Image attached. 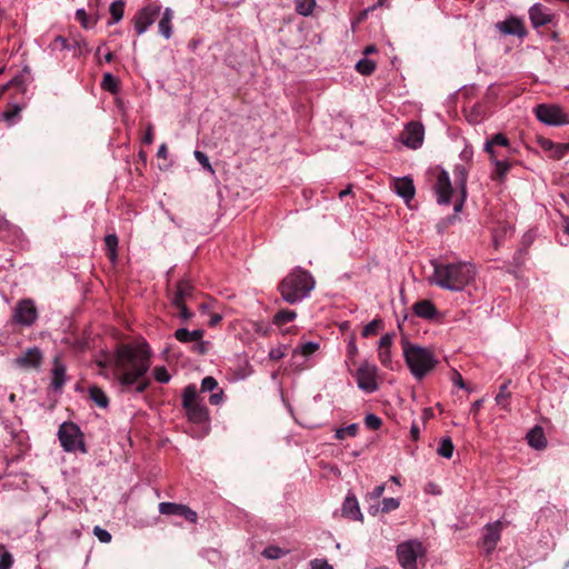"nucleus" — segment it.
Listing matches in <instances>:
<instances>
[{
    "label": "nucleus",
    "instance_id": "f257e3e1",
    "mask_svg": "<svg viewBox=\"0 0 569 569\" xmlns=\"http://www.w3.org/2000/svg\"><path fill=\"white\" fill-rule=\"evenodd\" d=\"M113 376L126 389L138 393L144 392L150 386L146 373L150 368V351L146 345H122L116 350L113 360Z\"/></svg>",
    "mask_w": 569,
    "mask_h": 569
},
{
    "label": "nucleus",
    "instance_id": "f03ea898",
    "mask_svg": "<svg viewBox=\"0 0 569 569\" xmlns=\"http://www.w3.org/2000/svg\"><path fill=\"white\" fill-rule=\"evenodd\" d=\"M476 274L470 262L435 263L431 282L441 289L460 292L475 281Z\"/></svg>",
    "mask_w": 569,
    "mask_h": 569
},
{
    "label": "nucleus",
    "instance_id": "7ed1b4c3",
    "mask_svg": "<svg viewBox=\"0 0 569 569\" xmlns=\"http://www.w3.org/2000/svg\"><path fill=\"white\" fill-rule=\"evenodd\" d=\"M316 281L310 272L300 267L295 268L279 284L282 299L295 305L310 296Z\"/></svg>",
    "mask_w": 569,
    "mask_h": 569
},
{
    "label": "nucleus",
    "instance_id": "20e7f679",
    "mask_svg": "<svg viewBox=\"0 0 569 569\" xmlns=\"http://www.w3.org/2000/svg\"><path fill=\"white\" fill-rule=\"evenodd\" d=\"M402 351L405 361L417 380H422L438 363L436 356L429 348L403 341Z\"/></svg>",
    "mask_w": 569,
    "mask_h": 569
},
{
    "label": "nucleus",
    "instance_id": "39448f33",
    "mask_svg": "<svg viewBox=\"0 0 569 569\" xmlns=\"http://www.w3.org/2000/svg\"><path fill=\"white\" fill-rule=\"evenodd\" d=\"M181 405L188 420L204 427L207 431L210 420L209 410L203 403V399L200 397L196 385H188L183 389Z\"/></svg>",
    "mask_w": 569,
    "mask_h": 569
},
{
    "label": "nucleus",
    "instance_id": "423d86ee",
    "mask_svg": "<svg viewBox=\"0 0 569 569\" xmlns=\"http://www.w3.org/2000/svg\"><path fill=\"white\" fill-rule=\"evenodd\" d=\"M58 438L61 447L67 452H73L80 450L86 452V446L83 442V435L73 422H63L60 425L58 430Z\"/></svg>",
    "mask_w": 569,
    "mask_h": 569
},
{
    "label": "nucleus",
    "instance_id": "0eeeda50",
    "mask_svg": "<svg viewBox=\"0 0 569 569\" xmlns=\"http://www.w3.org/2000/svg\"><path fill=\"white\" fill-rule=\"evenodd\" d=\"M425 553L419 540H408L397 547V557L403 569H418V559H422Z\"/></svg>",
    "mask_w": 569,
    "mask_h": 569
},
{
    "label": "nucleus",
    "instance_id": "6e6552de",
    "mask_svg": "<svg viewBox=\"0 0 569 569\" xmlns=\"http://www.w3.org/2000/svg\"><path fill=\"white\" fill-rule=\"evenodd\" d=\"M378 368L376 365L363 361L355 373L357 386L366 393H373L378 390L377 382Z\"/></svg>",
    "mask_w": 569,
    "mask_h": 569
},
{
    "label": "nucleus",
    "instance_id": "1a4fd4ad",
    "mask_svg": "<svg viewBox=\"0 0 569 569\" xmlns=\"http://www.w3.org/2000/svg\"><path fill=\"white\" fill-rule=\"evenodd\" d=\"M38 317V309L32 299L18 301L12 313L13 322L22 327H31L37 321Z\"/></svg>",
    "mask_w": 569,
    "mask_h": 569
},
{
    "label": "nucleus",
    "instance_id": "9d476101",
    "mask_svg": "<svg viewBox=\"0 0 569 569\" xmlns=\"http://www.w3.org/2000/svg\"><path fill=\"white\" fill-rule=\"evenodd\" d=\"M537 119L548 126L569 123L568 117L559 106L539 104L535 109Z\"/></svg>",
    "mask_w": 569,
    "mask_h": 569
},
{
    "label": "nucleus",
    "instance_id": "9b49d317",
    "mask_svg": "<svg viewBox=\"0 0 569 569\" xmlns=\"http://www.w3.org/2000/svg\"><path fill=\"white\" fill-rule=\"evenodd\" d=\"M160 12H161V7L156 6V4H148V6L143 7L142 9H140L136 13L134 19H133V26H134L136 32L139 36L143 34L149 29V27H151L154 23L156 19L160 14Z\"/></svg>",
    "mask_w": 569,
    "mask_h": 569
},
{
    "label": "nucleus",
    "instance_id": "f8f14e48",
    "mask_svg": "<svg viewBox=\"0 0 569 569\" xmlns=\"http://www.w3.org/2000/svg\"><path fill=\"white\" fill-rule=\"evenodd\" d=\"M425 138V128L420 122H409L406 124L402 133L401 141L410 149H418L422 146Z\"/></svg>",
    "mask_w": 569,
    "mask_h": 569
},
{
    "label": "nucleus",
    "instance_id": "ddd939ff",
    "mask_svg": "<svg viewBox=\"0 0 569 569\" xmlns=\"http://www.w3.org/2000/svg\"><path fill=\"white\" fill-rule=\"evenodd\" d=\"M509 525L508 521L503 522L502 520H497L490 523H487L482 529V545L486 548L487 553H491L497 543L501 538V531L503 526Z\"/></svg>",
    "mask_w": 569,
    "mask_h": 569
},
{
    "label": "nucleus",
    "instance_id": "4468645a",
    "mask_svg": "<svg viewBox=\"0 0 569 569\" xmlns=\"http://www.w3.org/2000/svg\"><path fill=\"white\" fill-rule=\"evenodd\" d=\"M439 204H449L451 201L452 186L448 171L440 170L433 186Z\"/></svg>",
    "mask_w": 569,
    "mask_h": 569
},
{
    "label": "nucleus",
    "instance_id": "2eb2a0df",
    "mask_svg": "<svg viewBox=\"0 0 569 569\" xmlns=\"http://www.w3.org/2000/svg\"><path fill=\"white\" fill-rule=\"evenodd\" d=\"M159 512L166 516H179L183 517L188 521L196 523L198 516L197 512L190 509L186 505L174 502H161L159 503Z\"/></svg>",
    "mask_w": 569,
    "mask_h": 569
},
{
    "label": "nucleus",
    "instance_id": "dca6fc26",
    "mask_svg": "<svg viewBox=\"0 0 569 569\" xmlns=\"http://www.w3.org/2000/svg\"><path fill=\"white\" fill-rule=\"evenodd\" d=\"M498 31L505 36H517L523 38L527 34L526 28L521 19L510 17L496 24Z\"/></svg>",
    "mask_w": 569,
    "mask_h": 569
},
{
    "label": "nucleus",
    "instance_id": "f3484780",
    "mask_svg": "<svg viewBox=\"0 0 569 569\" xmlns=\"http://www.w3.org/2000/svg\"><path fill=\"white\" fill-rule=\"evenodd\" d=\"M42 352L38 347L29 348L22 356L14 359L17 367L24 369H37L42 361Z\"/></svg>",
    "mask_w": 569,
    "mask_h": 569
},
{
    "label": "nucleus",
    "instance_id": "a211bd4d",
    "mask_svg": "<svg viewBox=\"0 0 569 569\" xmlns=\"http://www.w3.org/2000/svg\"><path fill=\"white\" fill-rule=\"evenodd\" d=\"M469 173V164L466 163H457L453 168V176L456 183L458 184L461 192V200L455 204V210L459 211L462 207L467 194V179Z\"/></svg>",
    "mask_w": 569,
    "mask_h": 569
},
{
    "label": "nucleus",
    "instance_id": "6ab92c4d",
    "mask_svg": "<svg viewBox=\"0 0 569 569\" xmlns=\"http://www.w3.org/2000/svg\"><path fill=\"white\" fill-rule=\"evenodd\" d=\"M391 187L407 203L415 197L416 189L412 179L409 177L395 178Z\"/></svg>",
    "mask_w": 569,
    "mask_h": 569
},
{
    "label": "nucleus",
    "instance_id": "aec40b11",
    "mask_svg": "<svg viewBox=\"0 0 569 569\" xmlns=\"http://www.w3.org/2000/svg\"><path fill=\"white\" fill-rule=\"evenodd\" d=\"M529 18L535 28L546 26L551 21V11L540 3H535L529 10Z\"/></svg>",
    "mask_w": 569,
    "mask_h": 569
},
{
    "label": "nucleus",
    "instance_id": "412c9836",
    "mask_svg": "<svg viewBox=\"0 0 569 569\" xmlns=\"http://www.w3.org/2000/svg\"><path fill=\"white\" fill-rule=\"evenodd\" d=\"M342 516L351 520L362 521L363 516L361 513L358 500L353 493H348L342 503Z\"/></svg>",
    "mask_w": 569,
    "mask_h": 569
},
{
    "label": "nucleus",
    "instance_id": "4be33fe9",
    "mask_svg": "<svg viewBox=\"0 0 569 569\" xmlns=\"http://www.w3.org/2000/svg\"><path fill=\"white\" fill-rule=\"evenodd\" d=\"M51 387L53 390H60L67 381V368L58 357L53 359V368L51 370Z\"/></svg>",
    "mask_w": 569,
    "mask_h": 569
},
{
    "label": "nucleus",
    "instance_id": "5701e85b",
    "mask_svg": "<svg viewBox=\"0 0 569 569\" xmlns=\"http://www.w3.org/2000/svg\"><path fill=\"white\" fill-rule=\"evenodd\" d=\"M391 345H392V336L385 335L380 338L379 348H378V357L383 367H391Z\"/></svg>",
    "mask_w": 569,
    "mask_h": 569
},
{
    "label": "nucleus",
    "instance_id": "b1692460",
    "mask_svg": "<svg viewBox=\"0 0 569 569\" xmlns=\"http://www.w3.org/2000/svg\"><path fill=\"white\" fill-rule=\"evenodd\" d=\"M539 146L543 151H550L551 157L557 160L563 158L569 151L568 143H556L549 139H540Z\"/></svg>",
    "mask_w": 569,
    "mask_h": 569
},
{
    "label": "nucleus",
    "instance_id": "393cba45",
    "mask_svg": "<svg viewBox=\"0 0 569 569\" xmlns=\"http://www.w3.org/2000/svg\"><path fill=\"white\" fill-rule=\"evenodd\" d=\"M415 315L422 319H433L437 316V308L430 300H420L412 307Z\"/></svg>",
    "mask_w": 569,
    "mask_h": 569
},
{
    "label": "nucleus",
    "instance_id": "a878e982",
    "mask_svg": "<svg viewBox=\"0 0 569 569\" xmlns=\"http://www.w3.org/2000/svg\"><path fill=\"white\" fill-rule=\"evenodd\" d=\"M174 13L171 8H166L162 13L161 18L158 22V29L159 33L164 39H170L172 36V20H173Z\"/></svg>",
    "mask_w": 569,
    "mask_h": 569
},
{
    "label": "nucleus",
    "instance_id": "bb28decb",
    "mask_svg": "<svg viewBox=\"0 0 569 569\" xmlns=\"http://www.w3.org/2000/svg\"><path fill=\"white\" fill-rule=\"evenodd\" d=\"M510 142L508 138L502 133H496L491 139L487 140L485 143V151L489 153L490 157L501 156L498 151H496V147L509 148Z\"/></svg>",
    "mask_w": 569,
    "mask_h": 569
},
{
    "label": "nucleus",
    "instance_id": "cd10ccee",
    "mask_svg": "<svg viewBox=\"0 0 569 569\" xmlns=\"http://www.w3.org/2000/svg\"><path fill=\"white\" fill-rule=\"evenodd\" d=\"M527 440L530 447L543 449L547 446L545 432L541 427L536 426L527 433Z\"/></svg>",
    "mask_w": 569,
    "mask_h": 569
},
{
    "label": "nucleus",
    "instance_id": "c85d7f7f",
    "mask_svg": "<svg viewBox=\"0 0 569 569\" xmlns=\"http://www.w3.org/2000/svg\"><path fill=\"white\" fill-rule=\"evenodd\" d=\"M192 290H193V287L189 281L181 280L177 286V290L172 298V303L186 302V300L189 297H191Z\"/></svg>",
    "mask_w": 569,
    "mask_h": 569
},
{
    "label": "nucleus",
    "instance_id": "c756f323",
    "mask_svg": "<svg viewBox=\"0 0 569 569\" xmlns=\"http://www.w3.org/2000/svg\"><path fill=\"white\" fill-rule=\"evenodd\" d=\"M202 337H203V331L200 329L189 331L186 328H180V329L176 330V332H174V338L178 341L183 342V343L198 341V340L202 339Z\"/></svg>",
    "mask_w": 569,
    "mask_h": 569
},
{
    "label": "nucleus",
    "instance_id": "7c9ffc66",
    "mask_svg": "<svg viewBox=\"0 0 569 569\" xmlns=\"http://www.w3.org/2000/svg\"><path fill=\"white\" fill-rule=\"evenodd\" d=\"M90 399L98 406L99 408L106 409L109 406V398L107 393L97 386H91L88 390Z\"/></svg>",
    "mask_w": 569,
    "mask_h": 569
},
{
    "label": "nucleus",
    "instance_id": "2f4dec72",
    "mask_svg": "<svg viewBox=\"0 0 569 569\" xmlns=\"http://www.w3.org/2000/svg\"><path fill=\"white\" fill-rule=\"evenodd\" d=\"M110 14L111 20L108 22V24H114L118 23L123 18L124 12V2L122 0H116L110 4Z\"/></svg>",
    "mask_w": 569,
    "mask_h": 569
},
{
    "label": "nucleus",
    "instance_id": "473e14b6",
    "mask_svg": "<svg viewBox=\"0 0 569 569\" xmlns=\"http://www.w3.org/2000/svg\"><path fill=\"white\" fill-rule=\"evenodd\" d=\"M499 157L500 156L490 157V159L496 167L495 174L499 180H502L510 170V163L507 159H500Z\"/></svg>",
    "mask_w": 569,
    "mask_h": 569
},
{
    "label": "nucleus",
    "instance_id": "72a5a7b5",
    "mask_svg": "<svg viewBox=\"0 0 569 569\" xmlns=\"http://www.w3.org/2000/svg\"><path fill=\"white\" fill-rule=\"evenodd\" d=\"M453 449H455V446H453L451 438L446 437V438H442L441 441L439 442L437 452L439 456L450 459L453 455Z\"/></svg>",
    "mask_w": 569,
    "mask_h": 569
},
{
    "label": "nucleus",
    "instance_id": "f704fd0d",
    "mask_svg": "<svg viewBox=\"0 0 569 569\" xmlns=\"http://www.w3.org/2000/svg\"><path fill=\"white\" fill-rule=\"evenodd\" d=\"M296 317H297V313L293 310H288V309L279 310L273 316L272 322L276 326H282V325L287 323V322L293 321L296 319Z\"/></svg>",
    "mask_w": 569,
    "mask_h": 569
},
{
    "label": "nucleus",
    "instance_id": "c9c22d12",
    "mask_svg": "<svg viewBox=\"0 0 569 569\" xmlns=\"http://www.w3.org/2000/svg\"><path fill=\"white\" fill-rule=\"evenodd\" d=\"M104 244L108 250V257L111 261L117 259L118 237L114 233L104 237Z\"/></svg>",
    "mask_w": 569,
    "mask_h": 569
},
{
    "label": "nucleus",
    "instance_id": "e433bc0d",
    "mask_svg": "<svg viewBox=\"0 0 569 569\" xmlns=\"http://www.w3.org/2000/svg\"><path fill=\"white\" fill-rule=\"evenodd\" d=\"M376 68V62L367 58L359 60L356 64V70L363 76H370Z\"/></svg>",
    "mask_w": 569,
    "mask_h": 569
},
{
    "label": "nucleus",
    "instance_id": "4c0bfd02",
    "mask_svg": "<svg viewBox=\"0 0 569 569\" xmlns=\"http://www.w3.org/2000/svg\"><path fill=\"white\" fill-rule=\"evenodd\" d=\"M101 87L106 91L117 93L119 90V82L116 77H113L110 72H107L103 74Z\"/></svg>",
    "mask_w": 569,
    "mask_h": 569
},
{
    "label": "nucleus",
    "instance_id": "58836bf2",
    "mask_svg": "<svg viewBox=\"0 0 569 569\" xmlns=\"http://www.w3.org/2000/svg\"><path fill=\"white\" fill-rule=\"evenodd\" d=\"M316 0H296V10L299 14L308 17L312 13Z\"/></svg>",
    "mask_w": 569,
    "mask_h": 569
},
{
    "label": "nucleus",
    "instance_id": "ea45409f",
    "mask_svg": "<svg viewBox=\"0 0 569 569\" xmlns=\"http://www.w3.org/2000/svg\"><path fill=\"white\" fill-rule=\"evenodd\" d=\"M358 425L350 423L345 428H339L336 430L335 438L338 440H343L346 437H356L358 433Z\"/></svg>",
    "mask_w": 569,
    "mask_h": 569
},
{
    "label": "nucleus",
    "instance_id": "a19ab883",
    "mask_svg": "<svg viewBox=\"0 0 569 569\" xmlns=\"http://www.w3.org/2000/svg\"><path fill=\"white\" fill-rule=\"evenodd\" d=\"M13 565V556L3 545H0V569H11Z\"/></svg>",
    "mask_w": 569,
    "mask_h": 569
},
{
    "label": "nucleus",
    "instance_id": "79ce46f5",
    "mask_svg": "<svg viewBox=\"0 0 569 569\" xmlns=\"http://www.w3.org/2000/svg\"><path fill=\"white\" fill-rule=\"evenodd\" d=\"M510 398V392L508 391V382L503 383L499 388V392L496 396V402L498 406L502 408L508 407V399Z\"/></svg>",
    "mask_w": 569,
    "mask_h": 569
},
{
    "label": "nucleus",
    "instance_id": "37998d69",
    "mask_svg": "<svg viewBox=\"0 0 569 569\" xmlns=\"http://www.w3.org/2000/svg\"><path fill=\"white\" fill-rule=\"evenodd\" d=\"M262 555L263 557H266L267 559H279L283 556L287 555V551L277 547V546H269L267 548L263 549L262 551Z\"/></svg>",
    "mask_w": 569,
    "mask_h": 569
},
{
    "label": "nucleus",
    "instance_id": "c03bdc74",
    "mask_svg": "<svg viewBox=\"0 0 569 569\" xmlns=\"http://www.w3.org/2000/svg\"><path fill=\"white\" fill-rule=\"evenodd\" d=\"M382 321L380 319H373L368 325H366L362 329V337L367 338L373 335H377L379 328L381 327Z\"/></svg>",
    "mask_w": 569,
    "mask_h": 569
},
{
    "label": "nucleus",
    "instance_id": "a18cd8bd",
    "mask_svg": "<svg viewBox=\"0 0 569 569\" xmlns=\"http://www.w3.org/2000/svg\"><path fill=\"white\" fill-rule=\"evenodd\" d=\"M76 18L81 23V26L86 29L93 27L98 20L97 18H94L92 21H90L84 9H78L76 11Z\"/></svg>",
    "mask_w": 569,
    "mask_h": 569
},
{
    "label": "nucleus",
    "instance_id": "49530a36",
    "mask_svg": "<svg viewBox=\"0 0 569 569\" xmlns=\"http://www.w3.org/2000/svg\"><path fill=\"white\" fill-rule=\"evenodd\" d=\"M20 111L21 108L18 104H13L3 112L2 117L9 124H13Z\"/></svg>",
    "mask_w": 569,
    "mask_h": 569
},
{
    "label": "nucleus",
    "instance_id": "de8ad7c7",
    "mask_svg": "<svg viewBox=\"0 0 569 569\" xmlns=\"http://www.w3.org/2000/svg\"><path fill=\"white\" fill-rule=\"evenodd\" d=\"M365 425L370 430H378L382 425V420L375 413H368L365 417Z\"/></svg>",
    "mask_w": 569,
    "mask_h": 569
},
{
    "label": "nucleus",
    "instance_id": "09e8293b",
    "mask_svg": "<svg viewBox=\"0 0 569 569\" xmlns=\"http://www.w3.org/2000/svg\"><path fill=\"white\" fill-rule=\"evenodd\" d=\"M193 156L197 159V161L202 166V168L204 170H207V171H209L211 173L214 172V170H213V168H212V166H211V163L209 161V158H208V156L204 152H202L200 150H196L193 152Z\"/></svg>",
    "mask_w": 569,
    "mask_h": 569
},
{
    "label": "nucleus",
    "instance_id": "8fccbe9b",
    "mask_svg": "<svg viewBox=\"0 0 569 569\" xmlns=\"http://www.w3.org/2000/svg\"><path fill=\"white\" fill-rule=\"evenodd\" d=\"M153 377L154 379L160 383H168L171 379L170 373L166 369V367H156L153 370Z\"/></svg>",
    "mask_w": 569,
    "mask_h": 569
},
{
    "label": "nucleus",
    "instance_id": "3c124183",
    "mask_svg": "<svg viewBox=\"0 0 569 569\" xmlns=\"http://www.w3.org/2000/svg\"><path fill=\"white\" fill-rule=\"evenodd\" d=\"M399 506H400L399 499H397V498H385L382 500L381 511L387 513V512H390V511H393V510L398 509Z\"/></svg>",
    "mask_w": 569,
    "mask_h": 569
},
{
    "label": "nucleus",
    "instance_id": "603ef678",
    "mask_svg": "<svg viewBox=\"0 0 569 569\" xmlns=\"http://www.w3.org/2000/svg\"><path fill=\"white\" fill-rule=\"evenodd\" d=\"M93 535L102 543H109L111 541V539H112L111 533L108 530H106V529H103V528H101L99 526H96L93 528Z\"/></svg>",
    "mask_w": 569,
    "mask_h": 569
},
{
    "label": "nucleus",
    "instance_id": "864d4df0",
    "mask_svg": "<svg viewBox=\"0 0 569 569\" xmlns=\"http://www.w3.org/2000/svg\"><path fill=\"white\" fill-rule=\"evenodd\" d=\"M200 388L201 392H210L218 388V382L213 377L208 376L202 379Z\"/></svg>",
    "mask_w": 569,
    "mask_h": 569
},
{
    "label": "nucleus",
    "instance_id": "5fc2aeb1",
    "mask_svg": "<svg viewBox=\"0 0 569 569\" xmlns=\"http://www.w3.org/2000/svg\"><path fill=\"white\" fill-rule=\"evenodd\" d=\"M70 44L68 43V40L62 36H57L53 41L50 43L51 50H63V49H70Z\"/></svg>",
    "mask_w": 569,
    "mask_h": 569
},
{
    "label": "nucleus",
    "instance_id": "6e6d98bb",
    "mask_svg": "<svg viewBox=\"0 0 569 569\" xmlns=\"http://www.w3.org/2000/svg\"><path fill=\"white\" fill-rule=\"evenodd\" d=\"M287 346L284 345H281V346H278L276 348H272L270 351H269V358L271 360H280L282 359L283 357H286L287 355Z\"/></svg>",
    "mask_w": 569,
    "mask_h": 569
},
{
    "label": "nucleus",
    "instance_id": "4d7b16f0",
    "mask_svg": "<svg viewBox=\"0 0 569 569\" xmlns=\"http://www.w3.org/2000/svg\"><path fill=\"white\" fill-rule=\"evenodd\" d=\"M172 305L179 310L178 316L181 320L187 321L192 318L193 313L188 310V308L186 307V302L172 303Z\"/></svg>",
    "mask_w": 569,
    "mask_h": 569
},
{
    "label": "nucleus",
    "instance_id": "13d9d810",
    "mask_svg": "<svg viewBox=\"0 0 569 569\" xmlns=\"http://www.w3.org/2000/svg\"><path fill=\"white\" fill-rule=\"evenodd\" d=\"M318 349H319V343L309 341V342L301 345L300 353L303 356H310V355L315 353Z\"/></svg>",
    "mask_w": 569,
    "mask_h": 569
},
{
    "label": "nucleus",
    "instance_id": "bf43d9fd",
    "mask_svg": "<svg viewBox=\"0 0 569 569\" xmlns=\"http://www.w3.org/2000/svg\"><path fill=\"white\" fill-rule=\"evenodd\" d=\"M142 142L144 144H151L153 142V126L151 123H148L147 126Z\"/></svg>",
    "mask_w": 569,
    "mask_h": 569
},
{
    "label": "nucleus",
    "instance_id": "052dcab7",
    "mask_svg": "<svg viewBox=\"0 0 569 569\" xmlns=\"http://www.w3.org/2000/svg\"><path fill=\"white\" fill-rule=\"evenodd\" d=\"M209 343L202 339L194 341L193 350L200 355H204L208 351Z\"/></svg>",
    "mask_w": 569,
    "mask_h": 569
},
{
    "label": "nucleus",
    "instance_id": "680f3d73",
    "mask_svg": "<svg viewBox=\"0 0 569 569\" xmlns=\"http://www.w3.org/2000/svg\"><path fill=\"white\" fill-rule=\"evenodd\" d=\"M222 399H223V390L222 389H219L217 392H213L210 395L209 397V401L211 405H220L222 402Z\"/></svg>",
    "mask_w": 569,
    "mask_h": 569
},
{
    "label": "nucleus",
    "instance_id": "e2e57ef3",
    "mask_svg": "<svg viewBox=\"0 0 569 569\" xmlns=\"http://www.w3.org/2000/svg\"><path fill=\"white\" fill-rule=\"evenodd\" d=\"M385 489V485H379L368 495V497L372 500H378L383 495Z\"/></svg>",
    "mask_w": 569,
    "mask_h": 569
},
{
    "label": "nucleus",
    "instance_id": "0e129e2a",
    "mask_svg": "<svg viewBox=\"0 0 569 569\" xmlns=\"http://www.w3.org/2000/svg\"><path fill=\"white\" fill-rule=\"evenodd\" d=\"M311 569H332V567L326 560L316 559L311 561Z\"/></svg>",
    "mask_w": 569,
    "mask_h": 569
},
{
    "label": "nucleus",
    "instance_id": "69168bd1",
    "mask_svg": "<svg viewBox=\"0 0 569 569\" xmlns=\"http://www.w3.org/2000/svg\"><path fill=\"white\" fill-rule=\"evenodd\" d=\"M452 382L460 389L466 388V385L463 382L461 375L456 370H453V373H452Z\"/></svg>",
    "mask_w": 569,
    "mask_h": 569
},
{
    "label": "nucleus",
    "instance_id": "338daca9",
    "mask_svg": "<svg viewBox=\"0 0 569 569\" xmlns=\"http://www.w3.org/2000/svg\"><path fill=\"white\" fill-rule=\"evenodd\" d=\"M472 158V150L465 148L460 153V159L470 164Z\"/></svg>",
    "mask_w": 569,
    "mask_h": 569
},
{
    "label": "nucleus",
    "instance_id": "774afa93",
    "mask_svg": "<svg viewBox=\"0 0 569 569\" xmlns=\"http://www.w3.org/2000/svg\"><path fill=\"white\" fill-rule=\"evenodd\" d=\"M410 437L413 441H418L420 438V428L417 423H412L410 428Z\"/></svg>",
    "mask_w": 569,
    "mask_h": 569
}]
</instances>
